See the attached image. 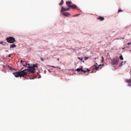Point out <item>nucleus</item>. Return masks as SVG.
Here are the masks:
<instances>
[{"label":"nucleus","mask_w":131,"mask_h":131,"mask_svg":"<svg viewBox=\"0 0 131 131\" xmlns=\"http://www.w3.org/2000/svg\"><path fill=\"white\" fill-rule=\"evenodd\" d=\"M66 5L68 6L69 8H65L64 7H62L61 12H66V11H70V9H76V10H78V8H77V6L76 5L72 4V2L70 1H67L66 2Z\"/></svg>","instance_id":"nucleus-1"},{"label":"nucleus","mask_w":131,"mask_h":131,"mask_svg":"<svg viewBox=\"0 0 131 131\" xmlns=\"http://www.w3.org/2000/svg\"><path fill=\"white\" fill-rule=\"evenodd\" d=\"M13 74L15 76V77H22V76H23V77H25V76H28L27 70L14 72Z\"/></svg>","instance_id":"nucleus-2"},{"label":"nucleus","mask_w":131,"mask_h":131,"mask_svg":"<svg viewBox=\"0 0 131 131\" xmlns=\"http://www.w3.org/2000/svg\"><path fill=\"white\" fill-rule=\"evenodd\" d=\"M25 67H28V69L24 70H27V75H29V73H34L35 72V69L32 67H30V64L29 63H25L24 64Z\"/></svg>","instance_id":"nucleus-3"},{"label":"nucleus","mask_w":131,"mask_h":131,"mask_svg":"<svg viewBox=\"0 0 131 131\" xmlns=\"http://www.w3.org/2000/svg\"><path fill=\"white\" fill-rule=\"evenodd\" d=\"M6 40L9 43H14V42H16V39L13 37H7L6 38Z\"/></svg>","instance_id":"nucleus-4"},{"label":"nucleus","mask_w":131,"mask_h":131,"mask_svg":"<svg viewBox=\"0 0 131 131\" xmlns=\"http://www.w3.org/2000/svg\"><path fill=\"white\" fill-rule=\"evenodd\" d=\"M119 63V58H113L112 60L111 64L113 66L118 65Z\"/></svg>","instance_id":"nucleus-5"},{"label":"nucleus","mask_w":131,"mask_h":131,"mask_svg":"<svg viewBox=\"0 0 131 131\" xmlns=\"http://www.w3.org/2000/svg\"><path fill=\"white\" fill-rule=\"evenodd\" d=\"M76 71H77V72H83V73H85V72H90V70L89 69H87L86 71H84L82 70V67L81 68H78L76 70Z\"/></svg>","instance_id":"nucleus-6"},{"label":"nucleus","mask_w":131,"mask_h":131,"mask_svg":"<svg viewBox=\"0 0 131 131\" xmlns=\"http://www.w3.org/2000/svg\"><path fill=\"white\" fill-rule=\"evenodd\" d=\"M62 15H63V16H64L65 17H69V16H70V13L69 12H66L65 11L63 12H61Z\"/></svg>","instance_id":"nucleus-7"},{"label":"nucleus","mask_w":131,"mask_h":131,"mask_svg":"<svg viewBox=\"0 0 131 131\" xmlns=\"http://www.w3.org/2000/svg\"><path fill=\"white\" fill-rule=\"evenodd\" d=\"M95 66V68L94 69L93 71L92 72V73H93L94 72V70H98L99 69V68H100V66H102L101 64H100L99 66L97 67V66L94 65Z\"/></svg>","instance_id":"nucleus-8"},{"label":"nucleus","mask_w":131,"mask_h":131,"mask_svg":"<svg viewBox=\"0 0 131 131\" xmlns=\"http://www.w3.org/2000/svg\"><path fill=\"white\" fill-rule=\"evenodd\" d=\"M98 20H100V21H103V20H105V18L102 16H99L97 17Z\"/></svg>","instance_id":"nucleus-9"},{"label":"nucleus","mask_w":131,"mask_h":131,"mask_svg":"<svg viewBox=\"0 0 131 131\" xmlns=\"http://www.w3.org/2000/svg\"><path fill=\"white\" fill-rule=\"evenodd\" d=\"M16 47H17V45H16L15 44H12L10 46V48L13 49V48H16Z\"/></svg>","instance_id":"nucleus-10"},{"label":"nucleus","mask_w":131,"mask_h":131,"mask_svg":"<svg viewBox=\"0 0 131 131\" xmlns=\"http://www.w3.org/2000/svg\"><path fill=\"white\" fill-rule=\"evenodd\" d=\"M126 81L128 83L129 86L131 85V79L127 80Z\"/></svg>","instance_id":"nucleus-11"},{"label":"nucleus","mask_w":131,"mask_h":131,"mask_svg":"<svg viewBox=\"0 0 131 131\" xmlns=\"http://www.w3.org/2000/svg\"><path fill=\"white\" fill-rule=\"evenodd\" d=\"M20 63L21 64H23V66H24V65H25V63L27 64L26 61H23V60H20Z\"/></svg>","instance_id":"nucleus-12"},{"label":"nucleus","mask_w":131,"mask_h":131,"mask_svg":"<svg viewBox=\"0 0 131 131\" xmlns=\"http://www.w3.org/2000/svg\"><path fill=\"white\" fill-rule=\"evenodd\" d=\"M79 60H80V61H81V62H82L83 63H84V60H83V58H81L80 57H78Z\"/></svg>","instance_id":"nucleus-13"},{"label":"nucleus","mask_w":131,"mask_h":131,"mask_svg":"<svg viewBox=\"0 0 131 131\" xmlns=\"http://www.w3.org/2000/svg\"><path fill=\"white\" fill-rule=\"evenodd\" d=\"M7 43H6V42H3V41H2V42H0V44L1 45H3V46H6V44Z\"/></svg>","instance_id":"nucleus-14"},{"label":"nucleus","mask_w":131,"mask_h":131,"mask_svg":"<svg viewBox=\"0 0 131 131\" xmlns=\"http://www.w3.org/2000/svg\"><path fill=\"white\" fill-rule=\"evenodd\" d=\"M63 4H64V1L63 0H61L60 3H59V6H62V5H63Z\"/></svg>","instance_id":"nucleus-15"},{"label":"nucleus","mask_w":131,"mask_h":131,"mask_svg":"<svg viewBox=\"0 0 131 131\" xmlns=\"http://www.w3.org/2000/svg\"><path fill=\"white\" fill-rule=\"evenodd\" d=\"M50 66V67H53V68H58V69H61V68L56 67L55 66Z\"/></svg>","instance_id":"nucleus-16"},{"label":"nucleus","mask_w":131,"mask_h":131,"mask_svg":"<svg viewBox=\"0 0 131 131\" xmlns=\"http://www.w3.org/2000/svg\"><path fill=\"white\" fill-rule=\"evenodd\" d=\"M37 65H38V64H33V67H33V68L38 67H37Z\"/></svg>","instance_id":"nucleus-17"},{"label":"nucleus","mask_w":131,"mask_h":131,"mask_svg":"<svg viewBox=\"0 0 131 131\" xmlns=\"http://www.w3.org/2000/svg\"><path fill=\"white\" fill-rule=\"evenodd\" d=\"M101 63H104V57L102 56Z\"/></svg>","instance_id":"nucleus-18"},{"label":"nucleus","mask_w":131,"mask_h":131,"mask_svg":"<svg viewBox=\"0 0 131 131\" xmlns=\"http://www.w3.org/2000/svg\"><path fill=\"white\" fill-rule=\"evenodd\" d=\"M120 59L122 60H123V57L122 56V55L120 56Z\"/></svg>","instance_id":"nucleus-19"},{"label":"nucleus","mask_w":131,"mask_h":131,"mask_svg":"<svg viewBox=\"0 0 131 131\" xmlns=\"http://www.w3.org/2000/svg\"><path fill=\"white\" fill-rule=\"evenodd\" d=\"M40 60H41V61H42V62H43V61H45V59L42 57L40 58Z\"/></svg>","instance_id":"nucleus-20"},{"label":"nucleus","mask_w":131,"mask_h":131,"mask_svg":"<svg viewBox=\"0 0 131 131\" xmlns=\"http://www.w3.org/2000/svg\"><path fill=\"white\" fill-rule=\"evenodd\" d=\"M123 63V61H122L121 63L119 64V67H121V66H122Z\"/></svg>","instance_id":"nucleus-21"},{"label":"nucleus","mask_w":131,"mask_h":131,"mask_svg":"<svg viewBox=\"0 0 131 131\" xmlns=\"http://www.w3.org/2000/svg\"><path fill=\"white\" fill-rule=\"evenodd\" d=\"M120 12H122V10L119 9V10H118V13H120Z\"/></svg>","instance_id":"nucleus-22"},{"label":"nucleus","mask_w":131,"mask_h":131,"mask_svg":"<svg viewBox=\"0 0 131 131\" xmlns=\"http://www.w3.org/2000/svg\"><path fill=\"white\" fill-rule=\"evenodd\" d=\"M84 58H85V60H88V59H89V57H85Z\"/></svg>","instance_id":"nucleus-23"},{"label":"nucleus","mask_w":131,"mask_h":131,"mask_svg":"<svg viewBox=\"0 0 131 131\" xmlns=\"http://www.w3.org/2000/svg\"><path fill=\"white\" fill-rule=\"evenodd\" d=\"M11 56H12V55H11V54H9L8 57H9V58H10V57H11Z\"/></svg>","instance_id":"nucleus-24"},{"label":"nucleus","mask_w":131,"mask_h":131,"mask_svg":"<svg viewBox=\"0 0 131 131\" xmlns=\"http://www.w3.org/2000/svg\"><path fill=\"white\" fill-rule=\"evenodd\" d=\"M130 43H131L130 42H128L127 43L128 46H129V45H130Z\"/></svg>","instance_id":"nucleus-25"},{"label":"nucleus","mask_w":131,"mask_h":131,"mask_svg":"<svg viewBox=\"0 0 131 131\" xmlns=\"http://www.w3.org/2000/svg\"><path fill=\"white\" fill-rule=\"evenodd\" d=\"M57 61H60V58H58L57 59Z\"/></svg>","instance_id":"nucleus-26"},{"label":"nucleus","mask_w":131,"mask_h":131,"mask_svg":"<svg viewBox=\"0 0 131 131\" xmlns=\"http://www.w3.org/2000/svg\"><path fill=\"white\" fill-rule=\"evenodd\" d=\"M95 59V60L97 59V57H96Z\"/></svg>","instance_id":"nucleus-27"},{"label":"nucleus","mask_w":131,"mask_h":131,"mask_svg":"<svg viewBox=\"0 0 131 131\" xmlns=\"http://www.w3.org/2000/svg\"><path fill=\"white\" fill-rule=\"evenodd\" d=\"M6 52H9L8 50H6Z\"/></svg>","instance_id":"nucleus-28"},{"label":"nucleus","mask_w":131,"mask_h":131,"mask_svg":"<svg viewBox=\"0 0 131 131\" xmlns=\"http://www.w3.org/2000/svg\"><path fill=\"white\" fill-rule=\"evenodd\" d=\"M122 50H124V48H123Z\"/></svg>","instance_id":"nucleus-29"},{"label":"nucleus","mask_w":131,"mask_h":131,"mask_svg":"<svg viewBox=\"0 0 131 131\" xmlns=\"http://www.w3.org/2000/svg\"><path fill=\"white\" fill-rule=\"evenodd\" d=\"M124 63H126V62L125 61Z\"/></svg>","instance_id":"nucleus-30"}]
</instances>
